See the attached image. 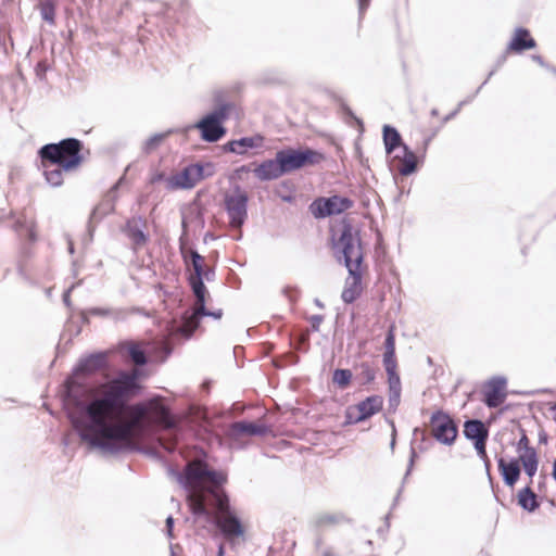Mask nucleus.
<instances>
[{"mask_svg": "<svg viewBox=\"0 0 556 556\" xmlns=\"http://www.w3.org/2000/svg\"><path fill=\"white\" fill-rule=\"evenodd\" d=\"M138 369L121 372L109 382L86 389L84 396L75 400L70 418L79 438L90 447L116 454L131 446L135 430L160 426L165 430L159 437L160 445L169 453L175 451L179 429L161 396L134 405L131 420L126 419V402L138 392Z\"/></svg>", "mask_w": 556, "mask_h": 556, "instance_id": "1", "label": "nucleus"}, {"mask_svg": "<svg viewBox=\"0 0 556 556\" xmlns=\"http://www.w3.org/2000/svg\"><path fill=\"white\" fill-rule=\"evenodd\" d=\"M170 473L187 492V501L194 515L211 516L210 508H213L215 523L226 538L243 535V526L231 511L228 497L220 489L226 481L224 473L208 469L199 460L189 462L184 472L170 470Z\"/></svg>", "mask_w": 556, "mask_h": 556, "instance_id": "2", "label": "nucleus"}, {"mask_svg": "<svg viewBox=\"0 0 556 556\" xmlns=\"http://www.w3.org/2000/svg\"><path fill=\"white\" fill-rule=\"evenodd\" d=\"M333 254L339 263L344 264L349 271L342 291V300L353 303L362 293V263L364 253L358 231L350 224H343L338 237H333Z\"/></svg>", "mask_w": 556, "mask_h": 556, "instance_id": "3", "label": "nucleus"}, {"mask_svg": "<svg viewBox=\"0 0 556 556\" xmlns=\"http://www.w3.org/2000/svg\"><path fill=\"white\" fill-rule=\"evenodd\" d=\"M83 143L75 138H66L58 143H48L40 148L39 156L41 160H48L56 163L65 172L75 170L83 162Z\"/></svg>", "mask_w": 556, "mask_h": 556, "instance_id": "4", "label": "nucleus"}, {"mask_svg": "<svg viewBox=\"0 0 556 556\" xmlns=\"http://www.w3.org/2000/svg\"><path fill=\"white\" fill-rule=\"evenodd\" d=\"M383 366L388 376L389 386V408L396 410L401 402V379L396 371L397 363L395 358V333L394 326H391L384 340Z\"/></svg>", "mask_w": 556, "mask_h": 556, "instance_id": "5", "label": "nucleus"}, {"mask_svg": "<svg viewBox=\"0 0 556 556\" xmlns=\"http://www.w3.org/2000/svg\"><path fill=\"white\" fill-rule=\"evenodd\" d=\"M223 202L230 226L240 229L248 218V192L240 185H235L224 193Z\"/></svg>", "mask_w": 556, "mask_h": 556, "instance_id": "6", "label": "nucleus"}, {"mask_svg": "<svg viewBox=\"0 0 556 556\" xmlns=\"http://www.w3.org/2000/svg\"><path fill=\"white\" fill-rule=\"evenodd\" d=\"M229 109L230 105L228 103H222L193 125L194 128L200 130L201 138L204 141L216 142L225 136L226 128L223 126V123L228 117Z\"/></svg>", "mask_w": 556, "mask_h": 556, "instance_id": "7", "label": "nucleus"}, {"mask_svg": "<svg viewBox=\"0 0 556 556\" xmlns=\"http://www.w3.org/2000/svg\"><path fill=\"white\" fill-rule=\"evenodd\" d=\"M285 174L298 170L308 164H315L321 155L311 149H283L277 152Z\"/></svg>", "mask_w": 556, "mask_h": 556, "instance_id": "8", "label": "nucleus"}, {"mask_svg": "<svg viewBox=\"0 0 556 556\" xmlns=\"http://www.w3.org/2000/svg\"><path fill=\"white\" fill-rule=\"evenodd\" d=\"M431 431L437 441L452 445L457 437V427L454 420L442 410H437L430 418Z\"/></svg>", "mask_w": 556, "mask_h": 556, "instance_id": "9", "label": "nucleus"}, {"mask_svg": "<svg viewBox=\"0 0 556 556\" xmlns=\"http://www.w3.org/2000/svg\"><path fill=\"white\" fill-rule=\"evenodd\" d=\"M353 206V201L345 197L332 195L319 198L311 204V211L317 218L341 214Z\"/></svg>", "mask_w": 556, "mask_h": 556, "instance_id": "10", "label": "nucleus"}, {"mask_svg": "<svg viewBox=\"0 0 556 556\" xmlns=\"http://www.w3.org/2000/svg\"><path fill=\"white\" fill-rule=\"evenodd\" d=\"M382 405L383 399L380 395L366 397L357 405L348 408L346 424L354 425L370 418L382 408Z\"/></svg>", "mask_w": 556, "mask_h": 556, "instance_id": "11", "label": "nucleus"}, {"mask_svg": "<svg viewBox=\"0 0 556 556\" xmlns=\"http://www.w3.org/2000/svg\"><path fill=\"white\" fill-rule=\"evenodd\" d=\"M506 379L504 377H494L488 381L484 387V403L490 408L498 407L506 400Z\"/></svg>", "mask_w": 556, "mask_h": 556, "instance_id": "12", "label": "nucleus"}, {"mask_svg": "<svg viewBox=\"0 0 556 556\" xmlns=\"http://www.w3.org/2000/svg\"><path fill=\"white\" fill-rule=\"evenodd\" d=\"M203 316H211L215 319H219L223 316V311L222 309L208 311L206 308V314H197V311H192L191 313L186 312L182 317L181 325H179L177 328V332L185 336L186 338L191 337L192 333L194 332V330L200 325V318Z\"/></svg>", "mask_w": 556, "mask_h": 556, "instance_id": "13", "label": "nucleus"}, {"mask_svg": "<svg viewBox=\"0 0 556 556\" xmlns=\"http://www.w3.org/2000/svg\"><path fill=\"white\" fill-rule=\"evenodd\" d=\"M125 177L122 176L114 185L113 187L108 191V193L104 195L102 202L94 207L91 214V219H101L104 216L111 214L115 210V203L117 200L116 191L119 188V186L124 182Z\"/></svg>", "mask_w": 556, "mask_h": 556, "instance_id": "14", "label": "nucleus"}, {"mask_svg": "<svg viewBox=\"0 0 556 556\" xmlns=\"http://www.w3.org/2000/svg\"><path fill=\"white\" fill-rule=\"evenodd\" d=\"M146 220L140 216H134L126 222L123 231L136 247L143 245L148 236L144 233Z\"/></svg>", "mask_w": 556, "mask_h": 556, "instance_id": "15", "label": "nucleus"}, {"mask_svg": "<svg viewBox=\"0 0 556 556\" xmlns=\"http://www.w3.org/2000/svg\"><path fill=\"white\" fill-rule=\"evenodd\" d=\"M253 173L261 181L274 180L285 175L277 154L275 159L266 160L257 165Z\"/></svg>", "mask_w": 556, "mask_h": 556, "instance_id": "16", "label": "nucleus"}, {"mask_svg": "<svg viewBox=\"0 0 556 556\" xmlns=\"http://www.w3.org/2000/svg\"><path fill=\"white\" fill-rule=\"evenodd\" d=\"M269 428L265 424H255L249 421H237L230 425L229 435L237 439L242 435H265Z\"/></svg>", "mask_w": 556, "mask_h": 556, "instance_id": "17", "label": "nucleus"}, {"mask_svg": "<svg viewBox=\"0 0 556 556\" xmlns=\"http://www.w3.org/2000/svg\"><path fill=\"white\" fill-rule=\"evenodd\" d=\"M199 182L193 164L182 168L181 172L168 179V186L173 189H191Z\"/></svg>", "mask_w": 556, "mask_h": 556, "instance_id": "18", "label": "nucleus"}, {"mask_svg": "<svg viewBox=\"0 0 556 556\" xmlns=\"http://www.w3.org/2000/svg\"><path fill=\"white\" fill-rule=\"evenodd\" d=\"M498 470L503 477V481L507 486L513 488L520 478L521 469L518 458H511L506 462L504 458L497 459Z\"/></svg>", "mask_w": 556, "mask_h": 556, "instance_id": "19", "label": "nucleus"}, {"mask_svg": "<svg viewBox=\"0 0 556 556\" xmlns=\"http://www.w3.org/2000/svg\"><path fill=\"white\" fill-rule=\"evenodd\" d=\"M106 365V354L105 353H93L84 358H81L78 365L75 368L76 374H92Z\"/></svg>", "mask_w": 556, "mask_h": 556, "instance_id": "20", "label": "nucleus"}, {"mask_svg": "<svg viewBox=\"0 0 556 556\" xmlns=\"http://www.w3.org/2000/svg\"><path fill=\"white\" fill-rule=\"evenodd\" d=\"M393 161H399V173L402 176H409L417 169L416 154L407 147L403 146V150L393 156Z\"/></svg>", "mask_w": 556, "mask_h": 556, "instance_id": "21", "label": "nucleus"}, {"mask_svg": "<svg viewBox=\"0 0 556 556\" xmlns=\"http://www.w3.org/2000/svg\"><path fill=\"white\" fill-rule=\"evenodd\" d=\"M536 46L535 40L530 37L528 29L519 27L516 28L513 39L508 45V50L514 52H522L528 49H533Z\"/></svg>", "mask_w": 556, "mask_h": 556, "instance_id": "22", "label": "nucleus"}, {"mask_svg": "<svg viewBox=\"0 0 556 556\" xmlns=\"http://www.w3.org/2000/svg\"><path fill=\"white\" fill-rule=\"evenodd\" d=\"M204 278L200 277H190L189 283L191 286L192 292L195 296V303L192 311H197V314H206L205 307V295L207 293L206 287L203 282Z\"/></svg>", "mask_w": 556, "mask_h": 556, "instance_id": "23", "label": "nucleus"}, {"mask_svg": "<svg viewBox=\"0 0 556 556\" xmlns=\"http://www.w3.org/2000/svg\"><path fill=\"white\" fill-rule=\"evenodd\" d=\"M41 167L47 182L52 187H60L63 184V167L48 160H41Z\"/></svg>", "mask_w": 556, "mask_h": 556, "instance_id": "24", "label": "nucleus"}, {"mask_svg": "<svg viewBox=\"0 0 556 556\" xmlns=\"http://www.w3.org/2000/svg\"><path fill=\"white\" fill-rule=\"evenodd\" d=\"M464 435L471 441L488 439L489 429L479 419H469L464 424Z\"/></svg>", "mask_w": 556, "mask_h": 556, "instance_id": "25", "label": "nucleus"}, {"mask_svg": "<svg viewBox=\"0 0 556 556\" xmlns=\"http://www.w3.org/2000/svg\"><path fill=\"white\" fill-rule=\"evenodd\" d=\"M383 143L387 154H392L397 149L401 151L405 146L400 132L390 125L383 126Z\"/></svg>", "mask_w": 556, "mask_h": 556, "instance_id": "26", "label": "nucleus"}, {"mask_svg": "<svg viewBox=\"0 0 556 556\" xmlns=\"http://www.w3.org/2000/svg\"><path fill=\"white\" fill-rule=\"evenodd\" d=\"M262 138L260 137H243L238 140L230 141L226 144V149L237 154H243L249 149L257 148L261 146Z\"/></svg>", "mask_w": 556, "mask_h": 556, "instance_id": "27", "label": "nucleus"}, {"mask_svg": "<svg viewBox=\"0 0 556 556\" xmlns=\"http://www.w3.org/2000/svg\"><path fill=\"white\" fill-rule=\"evenodd\" d=\"M518 504L527 511H534L539 507L536 495L529 484L519 491Z\"/></svg>", "mask_w": 556, "mask_h": 556, "instance_id": "28", "label": "nucleus"}, {"mask_svg": "<svg viewBox=\"0 0 556 556\" xmlns=\"http://www.w3.org/2000/svg\"><path fill=\"white\" fill-rule=\"evenodd\" d=\"M89 315L108 317L114 320H123L127 316V312L124 308L114 307H92L88 309Z\"/></svg>", "mask_w": 556, "mask_h": 556, "instance_id": "29", "label": "nucleus"}, {"mask_svg": "<svg viewBox=\"0 0 556 556\" xmlns=\"http://www.w3.org/2000/svg\"><path fill=\"white\" fill-rule=\"evenodd\" d=\"M519 464H522V467L525 469V472L529 476L530 481L529 484L532 482V478L535 475L539 466V459L536 453H530V455H519L518 456Z\"/></svg>", "mask_w": 556, "mask_h": 556, "instance_id": "30", "label": "nucleus"}, {"mask_svg": "<svg viewBox=\"0 0 556 556\" xmlns=\"http://www.w3.org/2000/svg\"><path fill=\"white\" fill-rule=\"evenodd\" d=\"M188 267H192L193 274L190 277H200L210 280L214 276V270L211 268H204V257L191 262Z\"/></svg>", "mask_w": 556, "mask_h": 556, "instance_id": "31", "label": "nucleus"}, {"mask_svg": "<svg viewBox=\"0 0 556 556\" xmlns=\"http://www.w3.org/2000/svg\"><path fill=\"white\" fill-rule=\"evenodd\" d=\"M193 166L199 181L210 178L216 173V166L212 162L194 163Z\"/></svg>", "mask_w": 556, "mask_h": 556, "instance_id": "32", "label": "nucleus"}, {"mask_svg": "<svg viewBox=\"0 0 556 556\" xmlns=\"http://www.w3.org/2000/svg\"><path fill=\"white\" fill-rule=\"evenodd\" d=\"M128 355L136 366H143L147 364L146 353L140 349L138 344H129Z\"/></svg>", "mask_w": 556, "mask_h": 556, "instance_id": "33", "label": "nucleus"}, {"mask_svg": "<svg viewBox=\"0 0 556 556\" xmlns=\"http://www.w3.org/2000/svg\"><path fill=\"white\" fill-rule=\"evenodd\" d=\"M40 14L43 21L49 24L54 23L55 5L52 0H45L40 2Z\"/></svg>", "mask_w": 556, "mask_h": 556, "instance_id": "34", "label": "nucleus"}, {"mask_svg": "<svg viewBox=\"0 0 556 556\" xmlns=\"http://www.w3.org/2000/svg\"><path fill=\"white\" fill-rule=\"evenodd\" d=\"M352 379V372L349 369H336L332 375V381L340 388L349 386Z\"/></svg>", "mask_w": 556, "mask_h": 556, "instance_id": "35", "label": "nucleus"}, {"mask_svg": "<svg viewBox=\"0 0 556 556\" xmlns=\"http://www.w3.org/2000/svg\"><path fill=\"white\" fill-rule=\"evenodd\" d=\"M521 437L516 444V451L519 455H530V453H536L535 448L530 446V441L523 429H520Z\"/></svg>", "mask_w": 556, "mask_h": 556, "instance_id": "36", "label": "nucleus"}, {"mask_svg": "<svg viewBox=\"0 0 556 556\" xmlns=\"http://www.w3.org/2000/svg\"><path fill=\"white\" fill-rule=\"evenodd\" d=\"M167 134H155L147 139L143 143L144 153L149 154L154 151L165 139Z\"/></svg>", "mask_w": 556, "mask_h": 556, "instance_id": "37", "label": "nucleus"}, {"mask_svg": "<svg viewBox=\"0 0 556 556\" xmlns=\"http://www.w3.org/2000/svg\"><path fill=\"white\" fill-rule=\"evenodd\" d=\"M186 419L191 424L202 426L203 422L205 421L206 417H205V413L202 409L191 407L189 410V414L186 416Z\"/></svg>", "mask_w": 556, "mask_h": 556, "instance_id": "38", "label": "nucleus"}, {"mask_svg": "<svg viewBox=\"0 0 556 556\" xmlns=\"http://www.w3.org/2000/svg\"><path fill=\"white\" fill-rule=\"evenodd\" d=\"M180 252L186 265H189L191 262H194L195 260H201L203 257L198 253V251L191 248H186L184 245L180 247Z\"/></svg>", "mask_w": 556, "mask_h": 556, "instance_id": "39", "label": "nucleus"}, {"mask_svg": "<svg viewBox=\"0 0 556 556\" xmlns=\"http://www.w3.org/2000/svg\"><path fill=\"white\" fill-rule=\"evenodd\" d=\"M486 440L488 439H480L478 441H473L475 448L480 458H486L488 456L485 448Z\"/></svg>", "mask_w": 556, "mask_h": 556, "instance_id": "40", "label": "nucleus"}, {"mask_svg": "<svg viewBox=\"0 0 556 556\" xmlns=\"http://www.w3.org/2000/svg\"><path fill=\"white\" fill-rule=\"evenodd\" d=\"M362 374L367 382L374 381L376 377L375 370L368 364H362Z\"/></svg>", "mask_w": 556, "mask_h": 556, "instance_id": "41", "label": "nucleus"}, {"mask_svg": "<svg viewBox=\"0 0 556 556\" xmlns=\"http://www.w3.org/2000/svg\"><path fill=\"white\" fill-rule=\"evenodd\" d=\"M338 517L334 515L325 514L318 517L319 525L334 523L338 521Z\"/></svg>", "mask_w": 556, "mask_h": 556, "instance_id": "42", "label": "nucleus"}, {"mask_svg": "<svg viewBox=\"0 0 556 556\" xmlns=\"http://www.w3.org/2000/svg\"><path fill=\"white\" fill-rule=\"evenodd\" d=\"M323 320H324V317L321 315L311 316L309 321H311L312 329L314 331H318Z\"/></svg>", "mask_w": 556, "mask_h": 556, "instance_id": "43", "label": "nucleus"}, {"mask_svg": "<svg viewBox=\"0 0 556 556\" xmlns=\"http://www.w3.org/2000/svg\"><path fill=\"white\" fill-rule=\"evenodd\" d=\"M416 457H417V453H416L415 448L412 446L410 447V456H409L408 467H407V470H406V473H405V478L410 475V471H412V469L414 467Z\"/></svg>", "mask_w": 556, "mask_h": 556, "instance_id": "44", "label": "nucleus"}, {"mask_svg": "<svg viewBox=\"0 0 556 556\" xmlns=\"http://www.w3.org/2000/svg\"><path fill=\"white\" fill-rule=\"evenodd\" d=\"M388 424L390 425L391 427V443H390V447L391 450H394V446H395V440H396V428H395V424L392 419H388Z\"/></svg>", "mask_w": 556, "mask_h": 556, "instance_id": "45", "label": "nucleus"}, {"mask_svg": "<svg viewBox=\"0 0 556 556\" xmlns=\"http://www.w3.org/2000/svg\"><path fill=\"white\" fill-rule=\"evenodd\" d=\"M173 526H174V519L172 516H168L166 518V532L169 538L173 536Z\"/></svg>", "mask_w": 556, "mask_h": 556, "instance_id": "46", "label": "nucleus"}, {"mask_svg": "<svg viewBox=\"0 0 556 556\" xmlns=\"http://www.w3.org/2000/svg\"><path fill=\"white\" fill-rule=\"evenodd\" d=\"M370 0H358L359 14L363 15L365 10L368 8Z\"/></svg>", "mask_w": 556, "mask_h": 556, "instance_id": "47", "label": "nucleus"}, {"mask_svg": "<svg viewBox=\"0 0 556 556\" xmlns=\"http://www.w3.org/2000/svg\"><path fill=\"white\" fill-rule=\"evenodd\" d=\"M532 60L542 67H548V65L544 62L541 55L534 54L532 55Z\"/></svg>", "mask_w": 556, "mask_h": 556, "instance_id": "48", "label": "nucleus"}, {"mask_svg": "<svg viewBox=\"0 0 556 556\" xmlns=\"http://www.w3.org/2000/svg\"><path fill=\"white\" fill-rule=\"evenodd\" d=\"M26 232L29 241L33 242L36 240V233L31 226L26 227Z\"/></svg>", "mask_w": 556, "mask_h": 556, "instance_id": "49", "label": "nucleus"}, {"mask_svg": "<svg viewBox=\"0 0 556 556\" xmlns=\"http://www.w3.org/2000/svg\"><path fill=\"white\" fill-rule=\"evenodd\" d=\"M481 459L484 464V468H485V471H486L489 478H491V473H490L491 462H490L489 457L486 456V458H481Z\"/></svg>", "mask_w": 556, "mask_h": 556, "instance_id": "50", "label": "nucleus"}, {"mask_svg": "<svg viewBox=\"0 0 556 556\" xmlns=\"http://www.w3.org/2000/svg\"><path fill=\"white\" fill-rule=\"evenodd\" d=\"M74 289V285L65 291L64 295H63V301L65 303L66 306H70V292Z\"/></svg>", "mask_w": 556, "mask_h": 556, "instance_id": "51", "label": "nucleus"}, {"mask_svg": "<svg viewBox=\"0 0 556 556\" xmlns=\"http://www.w3.org/2000/svg\"><path fill=\"white\" fill-rule=\"evenodd\" d=\"M162 350L164 352V357L162 361H164L172 353V349L167 344H163Z\"/></svg>", "mask_w": 556, "mask_h": 556, "instance_id": "52", "label": "nucleus"}, {"mask_svg": "<svg viewBox=\"0 0 556 556\" xmlns=\"http://www.w3.org/2000/svg\"><path fill=\"white\" fill-rule=\"evenodd\" d=\"M463 105V102L459 103L458 108H460ZM459 109H456L454 112H452L451 114H448L446 117H445V121H448L451 119L452 117H454L457 113H458Z\"/></svg>", "mask_w": 556, "mask_h": 556, "instance_id": "53", "label": "nucleus"}, {"mask_svg": "<svg viewBox=\"0 0 556 556\" xmlns=\"http://www.w3.org/2000/svg\"><path fill=\"white\" fill-rule=\"evenodd\" d=\"M67 242H68V252L71 254H73L74 253V244L71 239H68Z\"/></svg>", "mask_w": 556, "mask_h": 556, "instance_id": "54", "label": "nucleus"}, {"mask_svg": "<svg viewBox=\"0 0 556 556\" xmlns=\"http://www.w3.org/2000/svg\"><path fill=\"white\" fill-rule=\"evenodd\" d=\"M553 479L556 482V459L553 462V471H552Z\"/></svg>", "mask_w": 556, "mask_h": 556, "instance_id": "55", "label": "nucleus"}, {"mask_svg": "<svg viewBox=\"0 0 556 556\" xmlns=\"http://www.w3.org/2000/svg\"><path fill=\"white\" fill-rule=\"evenodd\" d=\"M217 556H224V545H223V544H220V545L218 546V553H217Z\"/></svg>", "mask_w": 556, "mask_h": 556, "instance_id": "56", "label": "nucleus"}, {"mask_svg": "<svg viewBox=\"0 0 556 556\" xmlns=\"http://www.w3.org/2000/svg\"><path fill=\"white\" fill-rule=\"evenodd\" d=\"M88 314H89L88 311L87 312H83L81 317H83V321L84 323H88V317H87Z\"/></svg>", "mask_w": 556, "mask_h": 556, "instance_id": "57", "label": "nucleus"}, {"mask_svg": "<svg viewBox=\"0 0 556 556\" xmlns=\"http://www.w3.org/2000/svg\"><path fill=\"white\" fill-rule=\"evenodd\" d=\"M315 304L320 308L324 307L323 303L318 299L315 300Z\"/></svg>", "mask_w": 556, "mask_h": 556, "instance_id": "58", "label": "nucleus"}, {"mask_svg": "<svg viewBox=\"0 0 556 556\" xmlns=\"http://www.w3.org/2000/svg\"><path fill=\"white\" fill-rule=\"evenodd\" d=\"M506 61L505 55H503L498 61V66H501Z\"/></svg>", "mask_w": 556, "mask_h": 556, "instance_id": "59", "label": "nucleus"}, {"mask_svg": "<svg viewBox=\"0 0 556 556\" xmlns=\"http://www.w3.org/2000/svg\"><path fill=\"white\" fill-rule=\"evenodd\" d=\"M18 270H20V273H21L22 275H24V270H25V269H24V266H23V265H20Z\"/></svg>", "mask_w": 556, "mask_h": 556, "instance_id": "60", "label": "nucleus"}, {"mask_svg": "<svg viewBox=\"0 0 556 556\" xmlns=\"http://www.w3.org/2000/svg\"><path fill=\"white\" fill-rule=\"evenodd\" d=\"M547 68L551 70V72L556 75V68L555 67H549L548 66Z\"/></svg>", "mask_w": 556, "mask_h": 556, "instance_id": "61", "label": "nucleus"}, {"mask_svg": "<svg viewBox=\"0 0 556 556\" xmlns=\"http://www.w3.org/2000/svg\"><path fill=\"white\" fill-rule=\"evenodd\" d=\"M494 73H495V70L491 71L488 78H490Z\"/></svg>", "mask_w": 556, "mask_h": 556, "instance_id": "62", "label": "nucleus"}, {"mask_svg": "<svg viewBox=\"0 0 556 556\" xmlns=\"http://www.w3.org/2000/svg\"><path fill=\"white\" fill-rule=\"evenodd\" d=\"M540 441H541V442H542V441H544V442H545V441H546L545 437L541 435Z\"/></svg>", "mask_w": 556, "mask_h": 556, "instance_id": "63", "label": "nucleus"}, {"mask_svg": "<svg viewBox=\"0 0 556 556\" xmlns=\"http://www.w3.org/2000/svg\"><path fill=\"white\" fill-rule=\"evenodd\" d=\"M187 224H186V220L182 219V227L186 228Z\"/></svg>", "mask_w": 556, "mask_h": 556, "instance_id": "64", "label": "nucleus"}]
</instances>
